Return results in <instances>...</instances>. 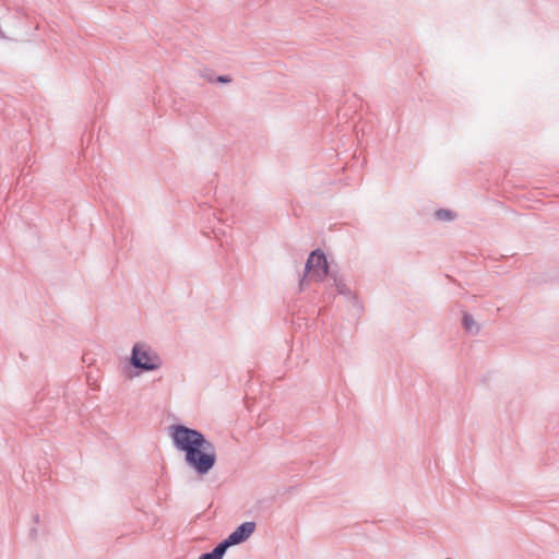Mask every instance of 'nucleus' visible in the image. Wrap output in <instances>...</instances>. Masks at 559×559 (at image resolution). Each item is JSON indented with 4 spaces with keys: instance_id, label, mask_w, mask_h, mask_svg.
Returning a JSON list of instances; mask_svg holds the SVG:
<instances>
[{
    "instance_id": "1",
    "label": "nucleus",
    "mask_w": 559,
    "mask_h": 559,
    "mask_svg": "<svg viewBox=\"0 0 559 559\" xmlns=\"http://www.w3.org/2000/svg\"><path fill=\"white\" fill-rule=\"evenodd\" d=\"M168 431L174 447L185 455L203 448L209 441L201 431L181 424L169 426Z\"/></svg>"
},
{
    "instance_id": "2",
    "label": "nucleus",
    "mask_w": 559,
    "mask_h": 559,
    "mask_svg": "<svg viewBox=\"0 0 559 559\" xmlns=\"http://www.w3.org/2000/svg\"><path fill=\"white\" fill-rule=\"evenodd\" d=\"M185 462L197 474H207L216 463L214 444L211 441H207V444L203 448H198L197 450L190 452L188 455H185Z\"/></svg>"
},
{
    "instance_id": "3",
    "label": "nucleus",
    "mask_w": 559,
    "mask_h": 559,
    "mask_svg": "<svg viewBox=\"0 0 559 559\" xmlns=\"http://www.w3.org/2000/svg\"><path fill=\"white\" fill-rule=\"evenodd\" d=\"M328 261L320 250L312 251L306 263V277L309 281L320 282L328 275Z\"/></svg>"
},
{
    "instance_id": "4",
    "label": "nucleus",
    "mask_w": 559,
    "mask_h": 559,
    "mask_svg": "<svg viewBox=\"0 0 559 559\" xmlns=\"http://www.w3.org/2000/svg\"><path fill=\"white\" fill-rule=\"evenodd\" d=\"M150 352H132L130 364L133 368L140 371H152L160 367V358L154 354L148 355Z\"/></svg>"
},
{
    "instance_id": "5",
    "label": "nucleus",
    "mask_w": 559,
    "mask_h": 559,
    "mask_svg": "<svg viewBox=\"0 0 559 559\" xmlns=\"http://www.w3.org/2000/svg\"><path fill=\"white\" fill-rule=\"evenodd\" d=\"M255 530L254 522H243L227 538L222 540L224 546L228 549L231 546L239 545L246 542Z\"/></svg>"
},
{
    "instance_id": "6",
    "label": "nucleus",
    "mask_w": 559,
    "mask_h": 559,
    "mask_svg": "<svg viewBox=\"0 0 559 559\" xmlns=\"http://www.w3.org/2000/svg\"><path fill=\"white\" fill-rule=\"evenodd\" d=\"M227 551L226 546L221 542L210 552L202 554L199 559H223Z\"/></svg>"
},
{
    "instance_id": "7",
    "label": "nucleus",
    "mask_w": 559,
    "mask_h": 559,
    "mask_svg": "<svg viewBox=\"0 0 559 559\" xmlns=\"http://www.w3.org/2000/svg\"><path fill=\"white\" fill-rule=\"evenodd\" d=\"M463 324L467 331H471L474 326V320L471 316L465 314L463 317Z\"/></svg>"
},
{
    "instance_id": "8",
    "label": "nucleus",
    "mask_w": 559,
    "mask_h": 559,
    "mask_svg": "<svg viewBox=\"0 0 559 559\" xmlns=\"http://www.w3.org/2000/svg\"><path fill=\"white\" fill-rule=\"evenodd\" d=\"M437 216H438V218H440V219H451V218H452V214H451V212H449V211H444V210H442V211H438V212H437Z\"/></svg>"
},
{
    "instance_id": "9",
    "label": "nucleus",
    "mask_w": 559,
    "mask_h": 559,
    "mask_svg": "<svg viewBox=\"0 0 559 559\" xmlns=\"http://www.w3.org/2000/svg\"><path fill=\"white\" fill-rule=\"evenodd\" d=\"M218 81L222 82V83H227V82H230V79L226 78V76H219Z\"/></svg>"
},
{
    "instance_id": "10",
    "label": "nucleus",
    "mask_w": 559,
    "mask_h": 559,
    "mask_svg": "<svg viewBox=\"0 0 559 559\" xmlns=\"http://www.w3.org/2000/svg\"><path fill=\"white\" fill-rule=\"evenodd\" d=\"M292 359H293L292 355H288V356H287V365H288V367H289V368H292V367H293V366H292Z\"/></svg>"
},
{
    "instance_id": "11",
    "label": "nucleus",
    "mask_w": 559,
    "mask_h": 559,
    "mask_svg": "<svg viewBox=\"0 0 559 559\" xmlns=\"http://www.w3.org/2000/svg\"><path fill=\"white\" fill-rule=\"evenodd\" d=\"M33 520H34V522H35V523H38V522H39V515H38V514H35V515L33 516Z\"/></svg>"
},
{
    "instance_id": "12",
    "label": "nucleus",
    "mask_w": 559,
    "mask_h": 559,
    "mask_svg": "<svg viewBox=\"0 0 559 559\" xmlns=\"http://www.w3.org/2000/svg\"><path fill=\"white\" fill-rule=\"evenodd\" d=\"M36 533H37V530H36V528H33V530L31 531V534H32L34 537L36 536Z\"/></svg>"
},
{
    "instance_id": "13",
    "label": "nucleus",
    "mask_w": 559,
    "mask_h": 559,
    "mask_svg": "<svg viewBox=\"0 0 559 559\" xmlns=\"http://www.w3.org/2000/svg\"><path fill=\"white\" fill-rule=\"evenodd\" d=\"M82 360H83L84 362H86V361H87V359H86L85 355L82 357Z\"/></svg>"
},
{
    "instance_id": "14",
    "label": "nucleus",
    "mask_w": 559,
    "mask_h": 559,
    "mask_svg": "<svg viewBox=\"0 0 559 559\" xmlns=\"http://www.w3.org/2000/svg\"><path fill=\"white\" fill-rule=\"evenodd\" d=\"M306 280H308V278L305 276L304 280H301V283H305Z\"/></svg>"
}]
</instances>
